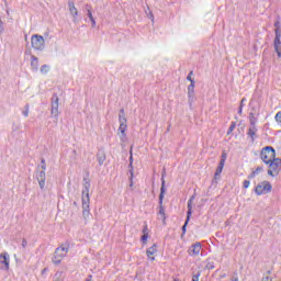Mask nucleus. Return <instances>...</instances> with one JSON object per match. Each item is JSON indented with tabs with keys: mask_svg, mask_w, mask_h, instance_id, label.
I'll list each match as a JSON object with an SVG mask.
<instances>
[{
	"mask_svg": "<svg viewBox=\"0 0 281 281\" xmlns=\"http://www.w3.org/2000/svg\"><path fill=\"white\" fill-rule=\"evenodd\" d=\"M24 117H27L30 115V105H26V110L22 112Z\"/></svg>",
	"mask_w": 281,
	"mask_h": 281,
	"instance_id": "32",
	"label": "nucleus"
},
{
	"mask_svg": "<svg viewBox=\"0 0 281 281\" xmlns=\"http://www.w3.org/2000/svg\"><path fill=\"white\" fill-rule=\"evenodd\" d=\"M238 113L239 115L243 113V105L239 106Z\"/></svg>",
	"mask_w": 281,
	"mask_h": 281,
	"instance_id": "45",
	"label": "nucleus"
},
{
	"mask_svg": "<svg viewBox=\"0 0 281 281\" xmlns=\"http://www.w3.org/2000/svg\"><path fill=\"white\" fill-rule=\"evenodd\" d=\"M246 100H247V99H245V98L241 99V102H240V106H241V108H243V104H245Z\"/></svg>",
	"mask_w": 281,
	"mask_h": 281,
	"instance_id": "44",
	"label": "nucleus"
},
{
	"mask_svg": "<svg viewBox=\"0 0 281 281\" xmlns=\"http://www.w3.org/2000/svg\"><path fill=\"white\" fill-rule=\"evenodd\" d=\"M247 135L250 137L251 142H256V139H258V127L256 125H249Z\"/></svg>",
	"mask_w": 281,
	"mask_h": 281,
	"instance_id": "12",
	"label": "nucleus"
},
{
	"mask_svg": "<svg viewBox=\"0 0 281 281\" xmlns=\"http://www.w3.org/2000/svg\"><path fill=\"white\" fill-rule=\"evenodd\" d=\"M271 190H273L271 182L262 181L261 183L257 184V187L255 188V194H257V196H262V194H269Z\"/></svg>",
	"mask_w": 281,
	"mask_h": 281,
	"instance_id": "7",
	"label": "nucleus"
},
{
	"mask_svg": "<svg viewBox=\"0 0 281 281\" xmlns=\"http://www.w3.org/2000/svg\"><path fill=\"white\" fill-rule=\"evenodd\" d=\"M86 11L88 12V18L92 23V27H95V19H93V13L91 12V5L86 4Z\"/></svg>",
	"mask_w": 281,
	"mask_h": 281,
	"instance_id": "21",
	"label": "nucleus"
},
{
	"mask_svg": "<svg viewBox=\"0 0 281 281\" xmlns=\"http://www.w3.org/2000/svg\"><path fill=\"white\" fill-rule=\"evenodd\" d=\"M188 98L189 104L192 105L194 102V80H191V83L188 86Z\"/></svg>",
	"mask_w": 281,
	"mask_h": 281,
	"instance_id": "14",
	"label": "nucleus"
},
{
	"mask_svg": "<svg viewBox=\"0 0 281 281\" xmlns=\"http://www.w3.org/2000/svg\"><path fill=\"white\" fill-rule=\"evenodd\" d=\"M256 175H255V172L252 171L249 176H248V179H256Z\"/></svg>",
	"mask_w": 281,
	"mask_h": 281,
	"instance_id": "42",
	"label": "nucleus"
},
{
	"mask_svg": "<svg viewBox=\"0 0 281 281\" xmlns=\"http://www.w3.org/2000/svg\"><path fill=\"white\" fill-rule=\"evenodd\" d=\"M249 122H250L249 126H256V122H258V119H256L252 112H250L249 114Z\"/></svg>",
	"mask_w": 281,
	"mask_h": 281,
	"instance_id": "23",
	"label": "nucleus"
},
{
	"mask_svg": "<svg viewBox=\"0 0 281 281\" xmlns=\"http://www.w3.org/2000/svg\"><path fill=\"white\" fill-rule=\"evenodd\" d=\"M68 8L71 16L74 18V23H76V19H78V9L76 8V4L72 0L68 1Z\"/></svg>",
	"mask_w": 281,
	"mask_h": 281,
	"instance_id": "13",
	"label": "nucleus"
},
{
	"mask_svg": "<svg viewBox=\"0 0 281 281\" xmlns=\"http://www.w3.org/2000/svg\"><path fill=\"white\" fill-rule=\"evenodd\" d=\"M222 172H223V167L217 166L215 173L221 175Z\"/></svg>",
	"mask_w": 281,
	"mask_h": 281,
	"instance_id": "38",
	"label": "nucleus"
},
{
	"mask_svg": "<svg viewBox=\"0 0 281 281\" xmlns=\"http://www.w3.org/2000/svg\"><path fill=\"white\" fill-rule=\"evenodd\" d=\"M67 254H69V245L65 244L57 247L52 258L53 265H60Z\"/></svg>",
	"mask_w": 281,
	"mask_h": 281,
	"instance_id": "3",
	"label": "nucleus"
},
{
	"mask_svg": "<svg viewBox=\"0 0 281 281\" xmlns=\"http://www.w3.org/2000/svg\"><path fill=\"white\" fill-rule=\"evenodd\" d=\"M269 166L268 175L270 177H278L280 175L281 170V159L280 158H274L272 161L267 164Z\"/></svg>",
	"mask_w": 281,
	"mask_h": 281,
	"instance_id": "6",
	"label": "nucleus"
},
{
	"mask_svg": "<svg viewBox=\"0 0 281 281\" xmlns=\"http://www.w3.org/2000/svg\"><path fill=\"white\" fill-rule=\"evenodd\" d=\"M276 122L281 126V111H279L274 116Z\"/></svg>",
	"mask_w": 281,
	"mask_h": 281,
	"instance_id": "25",
	"label": "nucleus"
},
{
	"mask_svg": "<svg viewBox=\"0 0 281 281\" xmlns=\"http://www.w3.org/2000/svg\"><path fill=\"white\" fill-rule=\"evenodd\" d=\"M267 273H271V271H268Z\"/></svg>",
	"mask_w": 281,
	"mask_h": 281,
	"instance_id": "49",
	"label": "nucleus"
},
{
	"mask_svg": "<svg viewBox=\"0 0 281 281\" xmlns=\"http://www.w3.org/2000/svg\"><path fill=\"white\" fill-rule=\"evenodd\" d=\"M214 179H215V181L218 180V179H221V175L214 173Z\"/></svg>",
	"mask_w": 281,
	"mask_h": 281,
	"instance_id": "43",
	"label": "nucleus"
},
{
	"mask_svg": "<svg viewBox=\"0 0 281 281\" xmlns=\"http://www.w3.org/2000/svg\"><path fill=\"white\" fill-rule=\"evenodd\" d=\"M41 164H42V166H41L42 171L47 170V165L45 164V158H42Z\"/></svg>",
	"mask_w": 281,
	"mask_h": 281,
	"instance_id": "29",
	"label": "nucleus"
},
{
	"mask_svg": "<svg viewBox=\"0 0 281 281\" xmlns=\"http://www.w3.org/2000/svg\"><path fill=\"white\" fill-rule=\"evenodd\" d=\"M97 161L99 166H104V162L106 161V153L104 149H99L97 153Z\"/></svg>",
	"mask_w": 281,
	"mask_h": 281,
	"instance_id": "15",
	"label": "nucleus"
},
{
	"mask_svg": "<svg viewBox=\"0 0 281 281\" xmlns=\"http://www.w3.org/2000/svg\"><path fill=\"white\" fill-rule=\"evenodd\" d=\"M0 269H2V271H8L10 269V254H0Z\"/></svg>",
	"mask_w": 281,
	"mask_h": 281,
	"instance_id": "11",
	"label": "nucleus"
},
{
	"mask_svg": "<svg viewBox=\"0 0 281 281\" xmlns=\"http://www.w3.org/2000/svg\"><path fill=\"white\" fill-rule=\"evenodd\" d=\"M274 27L276 29L281 27L280 18H278L277 21L274 22Z\"/></svg>",
	"mask_w": 281,
	"mask_h": 281,
	"instance_id": "36",
	"label": "nucleus"
},
{
	"mask_svg": "<svg viewBox=\"0 0 281 281\" xmlns=\"http://www.w3.org/2000/svg\"><path fill=\"white\" fill-rule=\"evenodd\" d=\"M83 189H82V216L85 218V221H87L89 214H90V203H91V199L89 198V189L91 188V182L89 181V179L83 178Z\"/></svg>",
	"mask_w": 281,
	"mask_h": 281,
	"instance_id": "1",
	"label": "nucleus"
},
{
	"mask_svg": "<svg viewBox=\"0 0 281 281\" xmlns=\"http://www.w3.org/2000/svg\"><path fill=\"white\" fill-rule=\"evenodd\" d=\"M155 254H157V244H154L146 250V256L149 260L155 261Z\"/></svg>",
	"mask_w": 281,
	"mask_h": 281,
	"instance_id": "17",
	"label": "nucleus"
},
{
	"mask_svg": "<svg viewBox=\"0 0 281 281\" xmlns=\"http://www.w3.org/2000/svg\"><path fill=\"white\" fill-rule=\"evenodd\" d=\"M22 247H23V249H25L27 247V240L26 239H22Z\"/></svg>",
	"mask_w": 281,
	"mask_h": 281,
	"instance_id": "41",
	"label": "nucleus"
},
{
	"mask_svg": "<svg viewBox=\"0 0 281 281\" xmlns=\"http://www.w3.org/2000/svg\"><path fill=\"white\" fill-rule=\"evenodd\" d=\"M274 38H281V26L279 29H274Z\"/></svg>",
	"mask_w": 281,
	"mask_h": 281,
	"instance_id": "27",
	"label": "nucleus"
},
{
	"mask_svg": "<svg viewBox=\"0 0 281 281\" xmlns=\"http://www.w3.org/2000/svg\"><path fill=\"white\" fill-rule=\"evenodd\" d=\"M36 179L40 183L41 190H44L45 189V179H46L45 171L42 170V171L37 172Z\"/></svg>",
	"mask_w": 281,
	"mask_h": 281,
	"instance_id": "18",
	"label": "nucleus"
},
{
	"mask_svg": "<svg viewBox=\"0 0 281 281\" xmlns=\"http://www.w3.org/2000/svg\"><path fill=\"white\" fill-rule=\"evenodd\" d=\"M91 278H92V277H91V276H89V278H87V280H91Z\"/></svg>",
	"mask_w": 281,
	"mask_h": 281,
	"instance_id": "47",
	"label": "nucleus"
},
{
	"mask_svg": "<svg viewBox=\"0 0 281 281\" xmlns=\"http://www.w3.org/2000/svg\"><path fill=\"white\" fill-rule=\"evenodd\" d=\"M130 175H131V177H130V188H133V176H134V173H133V156H131L130 157Z\"/></svg>",
	"mask_w": 281,
	"mask_h": 281,
	"instance_id": "22",
	"label": "nucleus"
},
{
	"mask_svg": "<svg viewBox=\"0 0 281 281\" xmlns=\"http://www.w3.org/2000/svg\"><path fill=\"white\" fill-rule=\"evenodd\" d=\"M140 240L143 245H146V243H148V234H143V236L140 237Z\"/></svg>",
	"mask_w": 281,
	"mask_h": 281,
	"instance_id": "28",
	"label": "nucleus"
},
{
	"mask_svg": "<svg viewBox=\"0 0 281 281\" xmlns=\"http://www.w3.org/2000/svg\"><path fill=\"white\" fill-rule=\"evenodd\" d=\"M48 71H49V66L43 65V66L41 67V74H47Z\"/></svg>",
	"mask_w": 281,
	"mask_h": 281,
	"instance_id": "26",
	"label": "nucleus"
},
{
	"mask_svg": "<svg viewBox=\"0 0 281 281\" xmlns=\"http://www.w3.org/2000/svg\"><path fill=\"white\" fill-rule=\"evenodd\" d=\"M194 199H196V195H192L188 201L187 220L182 226L183 234H186V227H188V223H190V216H192V203H194Z\"/></svg>",
	"mask_w": 281,
	"mask_h": 281,
	"instance_id": "10",
	"label": "nucleus"
},
{
	"mask_svg": "<svg viewBox=\"0 0 281 281\" xmlns=\"http://www.w3.org/2000/svg\"><path fill=\"white\" fill-rule=\"evenodd\" d=\"M273 45H274V50L277 52V55L279 58H281V41L280 38H274V42H273Z\"/></svg>",
	"mask_w": 281,
	"mask_h": 281,
	"instance_id": "20",
	"label": "nucleus"
},
{
	"mask_svg": "<svg viewBox=\"0 0 281 281\" xmlns=\"http://www.w3.org/2000/svg\"><path fill=\"white\" fill-rule=\"evenodd\" d=\"M3 22L0 20V32H3V27L1 26Z\"/></svg>",
	"mask_w": 281,
	"mask_h": 281,
	"instance_id": "46",
	"label": "nucleus"
},
{
	"mask_svg": "<svg viewBox=\"0 0 281 281\" xmlns=\"http://www.w3.org/2000/svg\"><path fill=\"white\" fill-rule=\"evenodd\" d=\"M206 269L212 270L214 269V261H209L205 266Z\"/></svg>",
	"mask_w": 281,
	"mask_h": 281,
	"instance_id": "30",
	"label": "nucleus"
},
{
	"mask_svg": "<svg viewBox=\"0 0 281 281\" xmlns=\"http://www.w3.org/2000/svg\"><path fill=\"white\" fill-rule=\"evenodd\" d=\"M261 281H273V278L267 276V277H263Z\"/></svg>",
	"mask_w": 281,
	"mask_h": 281,
	"instance_id": "40",
	"label": "nucleus"
},
{
	"mask_svg": "<svg viewBox=\"0 0 281 281\" xmlns=\"http://www.w3.org/2000/svg\"><path fill=\"white\" fill-rule=\"evenodd\" d=\"M220 168H225V158H222L220 164H218Z\"/></svg>",
	"mask_w": 281,
	"mask_h": 281,
	"instance_id": "37",
	"label": "nucleus"
},
{
	"mask_svg": "<svg viewBox=\"0 0 281 281\" xmlns=\"http://www.w3.org/2000/svg\"><path fill=\"white\" fill-rule=\"evenodd\" d=\"M31 68L33 71H38V57L34 55L31 56Z\"/></svg>",
	"mask_w": 281,
	"mask_h": 281,
	"instance_id": "19",
	"label": "nucleus"
},
{
	"mask_svg": "<svg viewBox=\"0 0 281 281\" xmlns=\"http://www.w3.org/2000/svg\"><path fill=\"white\" fill-rule=\"evenodd\" d=\"M192 76H194V71H190L189 72V75L187 76V80H189V82H192V80H194L193 78H192Z\"/></svg>",
	"mask_w": 281,
	"mask_h": 281,
	"instance_id": "31",
	"label": "nucleus"
},
{
	"mask_svg": "<svg viewBox=\"0 0 281 281\" xmlns=\"http://www.w3.org/2000/svg\"><path fill=\"white\" fill-rule=\"evenodd\" d=\"M33 49L43 52L45 49V38L42 35H33L31 38Z\"/></svg>",
	"mask_w": 281,
	"mask_h": 281,
	"instance_id": "9",
	"label": "nucleus"
},
{
	"mask_svg": "<svg viewBox=\"0 0 281 281\" xmlns=\"http://www.w3.org/2000/svg\"><path fill=\"white\" fill-rule=\"evenodd\" d=\"M260 159L263 164H271L273 159H276V149L271 146H266L261 149Z\"/></svg>",
	"mask_w": 281,
	"mask_h": 281,
	"instance_id": "4",
	"label": "nucleus"
},
{
	"mask_svg": "<svg viewBox=\"0 0 281 281\" xmlns=\"http://www.w3.org/2000/svg\"><path fill=\"white\" fill-rule=\"evenodd\" d=\"M58 94L54 93L50 101V115L55 119V124H58V106H59Z\"/></svg>",
	"mask_w": 281,
	"mask_h": 281,
	"instance_id": "8",
	"label": "nucleus"
},
{
	"mask_svg": "<svg viewBox=\"0 0 281 281\" xmlns=\"http://www.w3.org/2000/svg\"><path fill=\"white\" fill-rule=\"evenodd\" d=\"M243 186L245 189H247V188H249V186H251V182L249 180H245Z\"/></svg>",
	"mask_w": 281,
	"mask_h": 281,
	"instance_id": "35",
	"label": "nucleus"
},
{
	"mask_svg": "<svg viewBox=\"0 0 281 281\" xmlns=\"http://www.w3.org/2000/svg\"><path fill=\"white\" fill-rule=\"evenodd\" d=\"M119 133H121V142H124V138L126 137V128L128 126L126 125V113L124 112V109H121L119 112Z\"/></svg>",
	"mask_w": 281,
	"mask_h": 281,
	"instance_id": "5",
	"label": "nucleus"
},
{
	"mask_svg": "<svg viewBox=\"0 0 281 281\" xmlns=\"http://www.w3.org/2000/svg\"><path fill=\"white\" fill-rule=\"evenodd\" d=\"M166 169H164L161 175V188H160V194H159V216L162 218V221H166V209L164 207V196L166 194Z\"/></svg>",
	"mask_w": 281,
	"mask_h": 281,
	"instance_id": "2",
	"label": "nucleus"
},
{
	"mask_svg": "<svg viewBox=\"0 0 281 281\" xmlns=\"http://www.w3.org/2000/svg\"><path fill=\"white\" fill-rule=\"evenodd\" d=\"M200 277H201V272H198L196 274L192 276V280L191 281H199Z\"/></svg>",
	"mask_w": 281,
	"mask_h": 281,
	"instance_id": "34",
	"label": "nucleus"
},
{
	"mask_svg": "<svg viewBox=\"0 0 281 281\" xmlns=\"http://www.w3.org/2000/svg\"><path fill=\"white\" fill-rule=\"evenodd\" d=\"M201 254V243H195L189 248V256H199Z\"/></svg>",
	"mask_w": 281,
	"mask_h": 281,
	"instance_id": "16",
	"label": "nucleus"
},
{
	"mask_svg": "<svg viewBox=\"0 0 281 281\" xmlns=\"http://www.w3.org/2000/svg\"><path fill=\"white\" fill-rule=\"evenodd\" d=\"M262 167H257L256 168V170H254L252 172L256 175V176H258V175H260V172H262Z\"/></svg>",
	"mask_w": 281,
	"mask_h": 281,
	"instance_id": "33",
	"label": "nucleus"
},
{
	"mask_svg": "<svg viewBox=\"0 0 281 281\" xmlns=\"http://www.w3.org/2000/svg\"><path fill=\"white\" fill-rule=\"evenodd\" d=\"M235 128H236V122H232L231 126L228 127L227 135H232Z\"/></svg>",
	"mask_w": 281,
	"mask_h": 281,
	"instance_id": "24",
	"label": "nucleus"
},
{
	"mask_svg": "<svg viewBox=\"0 0 281 281\" xmlns=\"http://www.w3.org/2000/svg\"><path fill=\"white\" fill-rule=\"evenodd\" d=\"M85 281H91L90 279H86Z\"/></svg>",
	"mask_w": 281,
	"mask_h": 281,
	"instance_id": "48",
	"label": "nucleus"
},
{
	"mask_svg": "<svg viewBox=\"0 0 281 281\" xmlns=\"http://www.w3.org/2000/svg\"><path fill=\"white\" fill-rule=\"evenodd\" d=\"M143 234H148V225L145 224L143 227Z\"/></svg>",
	"mask_w": 281,
	"mask_h": 281,
	"instance_id": "39",
	"label": "nucleus"
}]
</instances>
